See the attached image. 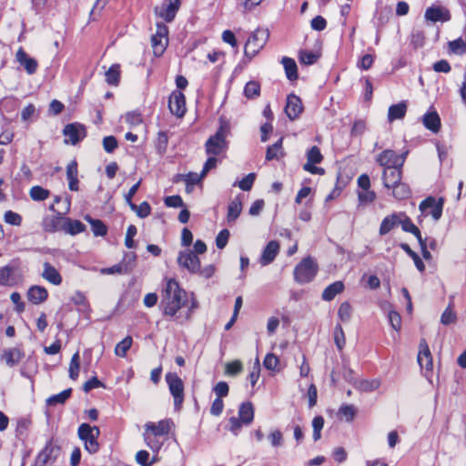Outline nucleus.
I'll return each instance as SVG.
<instances>
[{"label": "nucleus", "mask_w": 466, "mask_h": 466, "mask_svg": "<svg viewBox=\"0 0 466 466\" xmlns=\"http://www.w3.org/2000/svg\"><path fill=\"white\" fill-rule=\"evenodd\" d=\"M187 302V292L180 288L178 282L175 279L167 280L163 289L161 308L163 314L174 317L177 312L184 307Z\"/></svg>", "instance_id": "obj_1"}, {"label": "nucleus", "mask_w": 466, "mask_h": 466, "mask_svg": "<svg viewBox=\"0 0 466 466\" xmlns=\"http://www.w3.org/2000/svg\"><path fill=\"white\" fill-rule=\"evenodd\" d=\"M78 438L84 442V448L89 454H96L100 449L97 441L100 430L97 426H91L88 423H82L77 429Z\"/></svg>", "instance_id": "obj_2"}, {"label": "nucleus", "mask_w": 466, "mask_h": 466, "mask_svg": "<svg viewBox=\"0 0 466 466\" xmlns=\"http://www.w3.org/2000/svg\"><path fill=\"white\" fill-rule=\"evenodd\" d=\"M269 37V31L265 28H258L256 29L248 37L245 48H244V56L250 61L255 56H257L259 51L264 47L267 44Z\"/></svg>", "instance_id": "obj_3"}, {"label": "nucleus", "mask_w": 466, "mask_h": 466, "mask_svg": "<svg viewBox=\"0 0 466 466\" xmlns=\"http://www.w3.org/2000/svg\"><path fill=\"white\" fill-rule=\"evenodd\" d=\"M319 270L318 264L311 257L303 258L294 268V279L299 284L314 279Z\"/></svg>", "instance_id": "obj_4"}, {"label": "nucleus", "mask_w": 466, "mask_h": 466, "mask_svg": "<svg viewBox=\"0 0 466 466\" xmlns=\"http://www.w3.org/2000/svg\"><path fill=\"white\" fill-rule=\"evenodd\" d=\"M165 380L174 400V410L179 411L182 409L185 399L184 382L176 372H167Z\"/></svg>", "instance_id": "obj_5"}, {"label": "nucleus", "mask_w": 466, "mask_h": 466, "mask_svg": "<svg viewBox=\"0 0 466 466\" xmlns=\"http://www.w3.org/2000/svg\"><path fill=\"white\" fill-rule=\"evenodd\" d=\"M60 452V446L56 444L53 438H51L38 452L32 466H50L57 460Z\"/></svg>", "instance_id": "obj_6"}, {"label": "nucleus", "mask_w": 466, "mask_h": 466, "mask_svg": "<svg viewBox=\"0 0 466 466\" xmlns=\"http://www.w3.org/2000/svg\"><path fill=\"white\" fill-rule=\"evenodd\" d=\"M206 153L209 156H218L228 149V142L226 140V129L220 126L217 132L210 136L205 144Z\"/></svg>", "instance_id": "obj_7"}, {"label": "nucleus", "mask_w": 466, "mask_h": 466, "mask_svg": "<svg viewBox=\"0 0 466 466\" xmlns=\"http://www.w3.org/2000/svg\"><path fill=\"white\" fill-rule=\"evenodd\" d=\"M444 201L443 198L436 199L434 197H427L420 203L419 208L422 213L431 215L435 221H438L442 216Z\"/></svg>", "instance_id": "obj_8"}, {"label": "nucleus", "mask_w": 466, "mask_h": 466, "mask_svg": "<svg viewBox=\"0 0 466 466\" xmlns=\"http://www.w3.org/2000/svg\"><path fill=\"white\" fill-rule=\"evenodd\" d=\"M177 262L179 268L187 270L190 274H197L201 266L198 257L189 249L179 251Z\"/></svg>", "instance_id": "obj_9"}, {"label": "nucleus", "mask_w": 466, "mask_h": 466, "mask_svg": "<svg viewBox=\"0 0 466 466\" xmlns=\"http://www.w3.org/2000/svg\"><path fill=\"white\" fill-rule=\"evenodd\" d=\"M63 135L68 137V140H65L66 143L76 145L86 137V130L84 125L75 122L65 126Z\"/></svg>", "instance_id": "obj_10"}, {"label": "nucleus", "mask_w": 466, "mask_h": 466, "mask_svg": "<svg viewBox=\"0 0 466 466\" xmlns=\"http://www.w3.org/2000/svg\"><path fill=\"white\" fill-rule=\"evenodd\" d=\"M168 108L170 113L177 117H182L186 114V97L180 90H174L170 94Z\"/></svg>", "instance_id": "obj_11"}, {"label": "nucleus", "mask_w": 466, "mask_h": 466, "mask_svg": "<svg viewBox=\"0 0 466 466\" xmlns=\"http://www.w3.org/2000/svg\"><path fill=\"white\" fill-rule=\"evenodd\" d=\"M380 166L384 168L403 167L404 160L402 157H398V154L391 149H385L380 153L376 158Z\"/></svg>", "instance_id": "obj_12"}, {"label": "nucleus", "mask_w": 466, "mask_h": 466, "mask_svg": "<svg viewBox=\"0 0 466 466\" xmlns=\"http://www.w3.org/2000/svg\"><path fill=\"white\" fill-rule=\"evenodd\" d=\"M24 358L25 351L21 347L5 349L0 355V360L5 362V364L9 368H13L19 364Z\"/></svg>", "instance_id": "obj_13"}, {"label": "nucleus", "mask_w": 466, "mask_h": 466, "mask_svg": "<svg viewBox=\"0 0 466 466\" xmlns=\"http://www.w3.org/2000/svg\"><path fill=\"white\" fill-rule=\"evenodd\" d=\"M303 111L302 101L299 96L295 94H289L287 96V105L285 112L290 120H295Z\"/></svg>", "instance_id": "obj_14"}, {"label": "nucleus", "mask_w": 466, "mask_h": 466, "mask_svg": "<svg viewBox=\"0 0 466 466\" xmlns=\"http://www.w3.org/2000/svg\"><path fill=\"white\" fill-rule=\"evenodd\" d=\"M425 19L432 23L448 22L451 20V15L450 11L442 6H431L425 11Z\"/></svg>", "instance_id": "obj_15"}, {"label": "nucleus", "mask_w": 466, "mask_h": 466, "mask_svg": "<svg viewBox=\"0 0 466 466\" xmlns=\"http://www.w3.org/2000/svg\"><path fill=\"white\" fill-rule=\"evenodd\" d=\"M418 363L427 370L432 369V356L425 339H420L419 344Z\"/></svg>", "instance_id": "obj_16"}, {"label": "nucleus", "mask_w": 466, "mask_h": 466, "mask_svg": "<svg viewBox=\"0 0 466 466\" xmlns=\"http://www.w3.org/2000/svg\"><path fill=\"white\" fill-rule=\"evenodd\" d=\"M279 243L277 240H270L268 242L261 253L259 263L262 266H267L272 263L279 252Z\"/></svg>", "instance_id": "obj_17"}, {"label": "nucleus", "mask_w": 466, "mask_h": 466, "mask_svg": "<svg viewBox=\"0 0 466 466\" xmlns=\"http://www.w3.org/2000/svg\"><path fill=\"white\" fill-rule=\"evenodd\" d=\"M16 60L25 68L28 75H33L36 72L38 67L37 61L35 58L30 57L23 47H20L17 50Z\"/></svg>", "instance_id": "obj_18"}, {"label": "nucleus", "mask_w": 466, "mask_h": 466, "mask_svg": "<svg viewBox=\"0 0 466 466\" xmlns=\"http://www.w3.org/2000/svg\"><path fill=\"white\" fill-rule=\"evenodd\" d=\"M401 168L402 167L384 168L382 173V182L385 187L390 188L392 186L401 181Z\"/></svg>", "instance_id": "obj_19"}, {"label": "nucleus", "mask_w": 466, "mask_h": 466, "mask_svg": "<svg viewBox=\"0 0 466 466\" xmlns=\"http://www.w3.org/2000/svg\"><path fill=\"white\" fill-rule=\"evenodd\" d=\"M422 124L431 132L436 134L440 131L441 123V117L436 110H429L422 116Z\"/></svg>", "instance_id": "obj_20"}, {"label": "nucleus", "mask_w": 466, "mask_h": 466, "mask_svg": "<svg viewBox=\"0 0 466 466\" xmlns=\"http://www.w3.org/2000/svg\"><path fill=\"white\" fill-rule=\"evenodd\" d=\"M66 179L68 181V188L71 191L79 190L78 180V165L76 159H73L66 166Z\"/></svg>", "instance_id": "obj_21"}, {"label": "nucleus", "mask_w": 466, "mask_h": 466, "mask_svg": "<svg viewBox=\"0 0 466 466\" xmlns=\"http://www.w3.org/2000/svg\"><path fill=\"white\" fill-rule=\"evenodd\" d=\"M179 6L180 0H168L167 4L162 5L158 15L160 17L164 18L166 22L170 23L174 20Z\"/></svg>", "instance_id": "obj_22"}, {"label": "nucleus", "mask_w": 466, "mask_h": 466, "mask_svg": "<svg viewBox=\"0 0 466 466\" xmlns=\"http://www.w3.org/2000/svg\"><path fill=\"white\" fill-rule=\"evenodd\" d=\"M18 269L15 263H9L0 268V286H13L15 283L14 274Z\"/></svg>", "instance_id": "obj_23"}, {"label": "nucleus", "mask_w": 466, "mask_h": 466, "mask_svg": "<svg viewBox=\"0 0 466 466\" xmlns=\"http://www.w3.org/2000/svg\"><path fill=\"white\" fill-rule=\"evenodd\" d=\"M173 422L171 420H162L157 423L148 422L146 424L147 431H151L154 436H165L170 431Z\"/></svg>", "instance_id": "obj_24"}, {"label": "nucleus", "mask_w": 466, "mask_h": 466, "mask_svg": "<svg viewBox=\"0 0 466 466\" xmlns=\"http://www.w3.org/2000/svg\"><path fill=\"white\" fill-rule=\"evenodd\" d=\"M70 208V200H67V206L66 208L65 212H57L56 216H53L50 219L45 220L44 222V229L47 232H54L59 229H62L61 222H65V218L63 217Z\"/></svg>", "instance_id": "obj_25"}, {"label": "nucleus", "mask_w": 466, "mask_h": 466, "mask_svg": "<svg viewBox=\"0 0 466 466\" xmlns=\"http://www.w3.org/2000/svg\"><path fill=\"white\" fill-rule=\"evenodd\" d=\"M48 292L42 286H32L27 291V298L33 304H40L47 299Z\"/></svg>", "instance_id": "obj_26"}, {"label": "nucleus", "mask_w": 466, "mask_h": 466, "mask_svg": "<svg viewBox=\"0 0 466 466\" xmlns=\"http://www.w3.org/2000/svg\"><path fill=\"white\" fill-rule=\"evenodd\" d=\"M42 277L53 285L58 286L62 283V276L58 270L49 262L44 263Z\"/></svg>", "instance_id": "obj_27"}, {"label": "nucleus", "mask_w": 466, "mask_h": 466, "mask_svg": "<svg viewBox=\"0 0 466 466\" xmlns=\"http://www.w3.org/2000/svg\"><path fill=\"white\" fill-rule=\"evenodd\" d=\"M245 425H249L254 420V407L250 401L242 402L238 407V417Z\"/></svg>", "instance_id": "obj_28"}, {"label": "nucleus", "mask_w": 466, "mask_h": 466, "mask_svg": "<svg viewBox=\"0 0 466 466\" xmlns=\"http://www.w3.org/2000/svg\"><path fill=\"white\" fill-rule=\"evenodd\" d=\"M62 230L72 236H75L84 232L86 230V225L82 223L80 220L65 218V222L62 226Z\"/></svg>", "instance_id": "obj_29"}, {"label": "nucleus", "mask_w": 466, "mask_h": 466, "mask_svg": "<svg viewBox=\"0 0 466 466\" xmlns=\"http://www.w3.org/2000/svg\"><path fill=\"white\" fill-rule=\"evenodd\" d=\"M407 112L406 101H400L398 104L391 105L388 111L389 122H393L398 119H402Z\"/></svg>", "instance_id": "obj_30"}, {"label": "nucleus", "mask_w": 466, "mask_h": 466, "mask_svg": "<svg viewBox=\"0 0 466 466\" xmlns=\"http://www.w3.org/2000/svg\"><path fill=\"white\" fill-rule=\"evenodd\" d=\"M344 290V283L342 281H335L329 284L322 292L321 299L325 301H331L338 294Z\"/></svg>", "instance_id": "obj_31"}, {"label": "nucleus", "mask_w": 466, "mask_h": 466, "mask_svg": "<svg viewBox=\"0 0 466 466\" xmlns=\"http://www.w3.org/2000/svg\"><path fill=\"white\" fill-rule=\"evenodd\" d=\"M400 224V214L393 213L385 217L380 226V235L384 236Z\"/></svg>", "instance_id": "obj_32"}, {"label": "nucleus", "mask_w": 466, "mask_h": 466, "mask_svg": "<svg viewBox=\"0 0 466 466\" xmlns=\"http://www.w3.org/2000/svg\"><path fill=\"white\" fill-rule=\"evenodd\" d=\"M281 63L285 69V74L289 81H294L299 78L298 66L293 58L284 56Z\"/></svg>", "instance_id": "obj_33"}, {"label": "nucleus", "mask_w": 466, "mask_h": 466, "mask_svg": "<svg viewBox=\"0 0 466 466\" xmlns=\"http://www.w3.org/2000/svg\"><path fill=\"white\" fill-rule=\"evenodd\" d=\"M242 211V202L239 197L234 198L228 207L227 220L228 223L234 222L239 217Z\"/></svg>", "instance_id": "obj_34"}, {"label": "nucleus", "mask_w": 466, "mask_h": 466, "mask_svg": "<svg viewBox=\"0 0 466 466\" xmlns=\"http://www.w3.org/2000/svg\"><path fill=\"white\" fill-rule=\"evenodd\" d=\"M37 360L34 357H28L20 369L21 376L30 379L37 372Z\"/></svg>", "instance_id": "obj_35"}, {"label": "nucleus", "mask_w": 466, "mask_h": 466, "mask_svg": "<svg viewBox=\"0 0 466 466\" xmlns=\"http://www.w3.org/2000/svg\"><path fill=\"white\" fill-rule=\"evenodd\" d=\"M86 220L89 222L92 232L96 237H104L107 234V227L102 220L92 218L90 216H86Z\"/></svg>", "instance_id": "obj_36"}, {"label": "nucleus", "mask_w": 466, "mask_h": 466, "mask_svg": "<svg viewBox=\"0 0 466 466\" xmlns=\"http://www.w3.org/2000/svg\"><path fill=\"white\" fill-rule=\"evenodd\" d=\"M399 246L410 258H412L416 268L420 272H423L425 270V265L420 256L413 251L407 243L401 242Z\"/></svg>", "instance_id": "obj_37"}, {"label": "nucleus", "mask_w": 466, "mask_h": 466, "mask_svg": "<svg viewBox=\"0 0 466 466\" xmlns=\"http://www.w3.org/2000/svg\"><path fill=\"white\" fill-rule=\"evenodd\" d=\"M392 195L396 199L402 200L410 197L411 191L406 183L399 182L390 187Z\"/></svg>", "instance_id": "obj_38"}, {"label": "nucleus", "mask_w": 466, "mask_h": 466, "mask_svg": "<svg viewBox=\"0 0 466 466\" xmlns=\"http://www.w3.org/2000/svg\"><path fill=\"white\" fill-rule=\"evenodd\" d=\"M120 81V66L113 64L106 72V82L109 86H118Z\"/></svg>", "instance_id": "obj_39"}, {"label": "nucleus", "mask_w": 466, "mask_h": 466, "mask_svg": "<svg viewBox=\"0 0 466 466\" xmlns=\"http://www.w3.org/2000/svg\"><path fill=\"white\" fill-rule=\"evenodd\" d=\"M71 394H72L71 388L64 390L63 391H61L58 394L50 396L46 400V404L48 406H56L57 404H64L71 397Z\"/></svg>", "instance_id": "obj_40"}, {"label": "nucleus", "mask_w": 466, "mask_h": 466, "mask_svg": "<svg viewBox=\"0 0 466 466\" xmlns=\"http://www.w3.org/2000/svg\"><path fill=\"white\" fill-rule=\"evenodd\" d=\"M307 162L305 164L317 165L323 161V155L317 146L311 147L306 153Z\"/></svg>", "instance_id": "obj_41"}, {"label": "nucleus", "mask_w": 466, "mask_h": 466, "mask_svg": "<svg viewBox=\"0 0 466 466\" xmlns=\"http://www.w3.org/2000/svg\"><path fill=\"white\" fill-rule=\"evenodd\" d=\"M137 261V255L135 252H126L124 254L123 259L120 261L122 264L125 274L130 273L135 266Z\"/></svg>", "instance_id": "obj_42"}, {"label": "nucleus", "mask_w": 466, "mask_h": 466, "mask_svg": "<svg viewBox=\"0 0 466 466\" xmlns=\"http://www.w3.org/2000/svg\"><path fill=\"white\" fill-rule=\"evenodd\" d=\"M151 45H152L154 56L157 57H159L166 51L167 46L168 45V39H166V41H164V39H159L158 37L152 35Z\"/></svg>", "instance_id": "obj_43"}, {"label": "nucleus", "mask_w": 466, "mask_h": 466, "mask_svg": "<svg viewBox=\"0 0 466 466\" xmlns=\"http://www.w3.org/2000/svg\"><path fill=\"white\" fill-rule=\"evenodd\" d=\"M133 339L131 336H127L115 348V354L118 357H126L127 350L131 348Z\"/></svg>", "instance_id": "obj_44"}, {"label": "nucleus", "mask_w": 466, "mask_h": 466, "mask_svg": "<svg viewBox=\"0 0 466 466\" xmlns=\"http://www.w3.org/2000/svg\"><path fill=\"white\" fill-rule=\"evenodd\" d=\"M320 55L313 51L300 50L299 51V62L306 66H311L315 64L319 58Z\"/></svg>", "instance_id": "obj_45"}, {"label": "nucleus", "mask_w": 466, "mask_h": 466, "mask_svg": "<svg viewBox=\"0 0 466 466\" xmlns=\"http://www.w3.org/2000/svg\"><path fill=\"white\" fill-rule=\"evenodd\" d=\"M260 94V85L257 81H249L244 87V95L247 98L252 99Z\"/></svg>", "instance_id": "obj_46"}, {"label": "nucleus", "mask_w": 466, "mask_h": 466, "mask_svg": "<svg viewBox=\"0 0 466 466\" xmlns=\"http://www.w3.org/2000/svg\"><path fill=\"white\" fill-rule=\"evenodd\" d=\"M29 194L33 200L43 201L49 197L50 191L42 187L41 186H34L31 187Z\"/></svg>", "instance_id": "obj_47"}, {"label": "nucleus", "mask_w": 466, "mask_h": 466, "mask_svg": "<svg viewBox=\"0 0 466 466\" xmlns=\"http://www.w3.org/2000/svg\"><path fill=\"white\" fill-rule=\"evenodd\" d=\"M401 228L405 232L409 233H416L418 231V227L412 222V220L405 214L400 213V224Z\"/></svg>", "instance_id": "obj_48"}, {"label": "nucleus", "mask_w": 466, "mask_h": 466, "mask_svg": "<svg viewBox=\"0 0 466 466\" xmlns=\"http://www.w3.org/2000/svg\"><path fill=\"white\" fill-rule=\"evenodd\" d=\"M339 416H343L347 422H351L356 416V409L351 404H343L338 411Z\"/></svg>", "instance_id": "obj_49"}, {"label": "nucleus", "mask_w": 466, "mask_h": 466, "mask_svg": "<svg viewBox=\"0 0 466 466\" xmlns=\"http://www.w3.org/2000/svg\"><path fill=\"white\" fill-rule=\"evenodd\" d=\"M29 426V420L24 418L19 419L16 422L15 437L19 440H24L27 435Z\"/></svg>", "instance_id": "obj_50"}, {"label": "nucleus", "mask_w": 466, "mask_h": 466, "mask_svg": "<svg viewBox=\"0 0 466 466\" xmlns=\"http://www.w3.org/2000/svg\"><path fill=\"white\" fill-rule=\"evenodd\" d=\"M324 427V418L321 415L315 416L312 420L313 440L318 441L321 438V431Z\"/></svg>", "instance_id": "obj_51"}, {"label": "nucleus", "mask_w": 466, "mask_h": 466, "mask_svg": "<svg viewBox=\"0 0 466 466\" xmlns=\"http://www.w3.org/2000/svg\"><path fill=\"white\" fill-rule=\"evenodd\" d=\"M79 368H80V363H79V354L78 352H76L72 358H71V361H70V364H69V378L71 380H76L77 377H78V374H79Z\"/></svg>", "instance_id": "obj_52"}, {"label": "nucleus", "mask_w": 466, "mask_h": 466, "mask_svg": "<svg viewBox=\"0 0 466 466\" xmlns=\"http://www.w3.org/2000/svg\"><path fill=\"white\" fill-rule=\"evenodd\" d=\"M449 49L451 53L462 55L466 51V44L462 38L459 37L449 42Z\"/></svg>", "instance_id": "obj_53"}, {"label": "nucleus", "mask_w": 466, "mask_h": 466, "mask_svg": "<svg viewBox=\"0 0 466 466\" xmlns=\"http://www.w3.org/2000/svg\"><path fill=\"white\" fill-rule=\"evenodd\" d=\"M456 319H457V316H456L455 312L452 310L451 304L450 303L441 316V322L443 325L447 326L451 323H454L456 321Z\"/></svg>", "instance_id": "obj_54"}, {"label": "nucleus", "mask_w": 466, "mask_h": 466, "mask_svg": "<svg viewBox=\"0 0 466 466\" xmlns=\"http://www.w3.org/2000/svg\"><path fill=\"white\" fill-rule=\"evenodd\" d=\"M126 122L131 127H136L143 122V117L138 110L129 111L125 116Z\"/></svg>", "instance_id": "obj_55"}, {"label": "nucleus", "mask_w": 466, "mask_h": 466, "mask_svg": "<svg viewBox=\"0 0 466 466\" xmlns=\"http://www.w3.org/2000/svg\"><path fill=\"white\" fill-rule=\"evenodd\" d=\"M388 319L391 326V328L396 330L400 331L401 329V317L400 313L394 309H391L388 313Z\"/></svg>", "instance_id": "obj_56"}, {"label": "nucleus", "mask_w": 466, "mask_h": 466, "mask_svg": "<svg viewBox=\"0 0 466 466\" xmlns=\"http://www.w3.org/2000/svg\"><path fill=\"white\" fill-rule=\"evenodd\" d=\"M137 233V228L135 225H129L127 229L126 238H125V246L127 248H134L136 247V243L134 241V237Z\"/></svg>", "instance_id": "obj_57"}, {"label": "nucleus", "mask_w": 466, "mask_h": 466, "mask_svg": "<svg viewBox=\"0 0 466 466\" xmlns=\"http://www.w3.org/2000/svg\"><path fill=\"white\" fill-rule=\"evenodd\" d=\"M4 220L5 223L12 226H20L22 224L21 215L12 210L5 211Z\"/></svg>", "instance_id": "obj_58"}, {"label": "nucleus", "mask_w": 466, "mask_h": 466, "mask_svg": "<svg viewBox=\"0 0 466 466\" xmlns=\"http://www.w3.org/2000/svg\"><path fill=\"white\" fill-rule=\"evenodd\" d=\"M279 364V358L273 353H268L263 360V366L268 370H276Z\"/></svg>", "instance_id": "obj_59"}, {"label": "nucleus", "mask_w": 466, "mask_h": 466, "mask_svg": "<svg viewBox=\"0 0 466 466\" xmlns=\"http://www.w3.org/2000/svg\"><path fill=\"white\" fill-rule=\"evenodd\" d=\"M243 370V365L240 360H233L226 365V373L230 376H237Z\"/></svg>", "instance_id": "obj_60"}, {"label": "nucleus", "mask_w": 466, "mask_h": 466, "mask_svg": "<svg viewBox=\"0 0 466 466\" xmlns=\"http://www.w3.org/2000/svg\"><path fill=\"white\" fill-rule=\"evenodd\" d=\"M229 236H230V233H229L228 229L224 228V229L220 230L216 237L217 248L219 249H223L228 242Z\"/></svg>", "instance_id": "obj_61"}, {"label": "nucleus", "mask_w": 466, "mask_h": 466, "mask_svg": "<svg viewBox=\"0 0 466 466\" xmlns=\"http://www.w3.org/2000/svg\"><path fill=\"white\" fill-rule=\"evenodd\" d=\"M117 147L118 142L114 136H107L103 138V147L106 153H113Z\"/></svg>", "instance_id": "obj_62"}, {"label": "nucleus", "mask_w": 466, "mask_h": 466, "mask_svg": "<svg viewBox=\"0 0 466 466\" xmlns=\"http://www.w3.org/2000/svg\"><path fill=\"white\" fill-rule=\"evenodd\" d=\"M255 178V173H249L238 182V186L243 191H249L254 184Z\"/></svg>", "instance_id": "obj_63"}, {"label": "nucleus", "mask_w": 466, "mask_h": 466, "mask_svg": "<svg viewBox=\"0 0 466 466\" xmlns=\"http://www.w3.org/2000/svg\"><path fill=\"white\" fill-rule=\"evenodd\" d=\"M167 144H168V137H167V133L164 131L158 132L157 145H156L157 150L160 154L165 153L167 150Z\"/></svg>", "instance_id": "obj_64"}]
</instances>
